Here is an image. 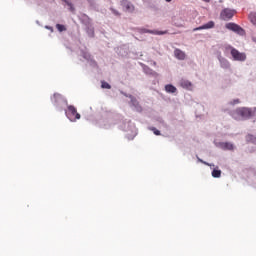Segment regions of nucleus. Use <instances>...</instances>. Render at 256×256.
<instances>
[{
  "label": "nucleus",
  "instance_id": "22",
  "mask_svg": "<svg viewBox=\"0 0 256 256\" xmlns=\"http://www.w3.org/2000/svg\"><path fill=\"white\" fill-rule=\"evenodd\" d=\"M150 129H151V131H153L154 135H157V136L161 135V131L157 130V128L152 127Z\"/></svg>",
  "mask_w": 256,
  "mask_h": 256
},
{
  "label": "nucleus",
  "instance_id": "21",
  "mask_svg": "<svg viewBox=\"0 0 256 256\" xmlns=\"http://www.w3.org/2000/svg\"><path fill=\"white\" fill-rule=\"evenodd\" d=\"M239 103H241V100H239V98H237V99L232 100L229 103V105H239Z\"/></svg>",
  "mask_w": 256,
  "mask_h": 256
},
{
  "label": "nucleus",
  "instance_id": "11",
  "mask_svg": "<svg viewBox=\"0 0 256 256\" xmlns=\"http://www.w3.org/2000/svg\"><path fill=\"white\" fill-rule=\"evenodd\" d=\"M145 33H150L151 35H167L168 31H159V30H145Z\"/></svg>",
  "mask_w": 256,
  "mask_h": 256
},
{
  "label": "nucleus",
  "instance_id": "9",
  "mask_svg": "<svg viewBox=\"0 0 256 256\" xmlns=\"http://www.w3.org/2000/svg\"><path fill=\"white\" fill-rule=\"evenodd\" d=\"M213 27H215V22L210 21V22H208V23H206V24H204V25H202L198 28H194L193 31H201L203 29H213Z\"/></svg>",
  "mask_w": 256,
  "mask_h": 256
},
{
  "label": "nucleus",
  "instance_id": "7",
  "mask_svg": "<svg viewBox=\"0 0 256 256\" xmlns=\"http://www.w3.org/2000/svg\"><path fill=\"white\" fill-rule=\"evenodd\" d=\"M121 5L128 13H133V11H135V6L128 0H122Z\"/></svg>",
  "mask_w": 256,
  "mask_h": 256
},
{
  "label": "nucleus",
  "instance_id": "27",
  "mask_svg": "<svg viewBox=\"0 0 256 256\" xmlns=\"http://www.w3.org/2000/svg\"><path fill=\"white\" fill-rule=\"evenodd\" d=\"M85 59H87V56H84Z\"/></svg>",
  "mask_w": 256,
  "mask_h": 256
},
{
  "label": "nucleus",
  "instance_id": "10",
  "mask_svg": "<svg viewBox=\"0 0 256 256\" xmlns=\"http://www.w3.org/2000/svg\"><path fill=\"white\" fill-rule=\"evenodd\" d=\"M174 56L176 57V59H179L180 61H185L186 54L181 49H175Z\"/></svg>",
  "mask_w": 256,
  "mask_h": 256
},
{
  "label": "nucleus",
  "instance_id": "24",
  "mask_svg": "<svg viewBox=\"0 0 256 256\" xmlns=\"http://www.w3.org/2000/svg\"><path fill=\"white\" fill-rule=\"evenodd\" d=\"M112 12L114 13V15H119V12L115 9H112Z\"/></svg>",
  "mask_w": 256,
  "mask_h": 256
},
{
  "label": "nucleus",
  "instance_id": "16",
  "mask_svg": "<svg viewBox=\"0 0 256 256\" xmlns=\"http://www.w3.org/2000/svg\"><path fill=\"white\" fill-rule=\"evenodd\" d=\"M212 177L219 179V177H221V170L214 169L212 171Z\"/></svg>",
  "mask_w": 256,
  "mask_h": 256
},
{
  "label": "nucleus",
  "instance_id": "8",
  "mask_svg": "<svg viewBox=\"0 0 256 256\" xmlns=\"http://www.w3.org/2000/svg\"><path fill=\"white\" fill-rule=\"evenodd\" d=\"M220 147L224 151H233L235 149V146L231 142H221Z\"/></svg>",
  "mask_w": 256,
  "mask_h": 256
},
{
  "label": "nucleus",
  "instance_id": "17",
  "mask_svg": "<svg viewBox=\"0 0 256 256\" xmlns=\"http://www.w3.org/2000/svg\"><path fill=\"white\" fill-rule=\"evenodd\" d=\"M249 19L250 21L255 25L256 27V13L255 12H252L249 14Z\"/></svg>",
  "mask_w": 256,
  "mask_h": 256
},
{
  "label": "nucleus",
  "instance_id": "12",
  "mask_svg": "<svg viewBox=\"0 0 256 256\" xmlns=\"http://www.w3.org/2000/svg\"><path fill=\"white\" fill-rule=\"evenodd\" d=\"M180 85L183 89H191V87H193V84H191L189 80H181Z\"/></svg>",
  "mask_w": 256,
  "mask_h": 256
},
{
  "label": "nucleus",
  "instance_id": "25",
  "mask_svg": "<svg viewBox=\"0 0 256 256\" xmlns=\"http://www.w3.org/2000/svg\"><path fill=\"white\" fill-rule=\"evenodd\" d=\"M203 1H205V3H209L210 0H203Z\"/></svg>",
  "mask_w": 256,
  "mask_h": 256
},
{
  "label": "nucleus",
  "instance_id": "18",
  "mask_svg": "<svg viewBox=\"0 0 256 256\" xmlns=\"http://www.w3.org/2000/svg\"><path fill=\"white\" fill-rule=\"evenodd\" d=\"M56 29H58L60 33H63V31H67V28L63 24H57Z\"/></svg>",
  "mask_w": 256,
  "mask_h": 256
},
{
  "label": "nucleus",
  "instance_id": "6",
  "mask_svg": "<svg viewBox=\"0 0 256 256\" xmlns=\"http://www.w3.org/2000/svg\"><path fill=\"white\" fill-rule=\"evenodd\" d=\"M226 29H229V31H234V33H238V35H243L244 32L243 28L235 23H227Z\"/></svg>",
  "mask_w": 256,
  "mask_h": 256
},
{
  "label": "nucleus",
  "instance_id": "20",
  "mask_svg": "<svg viewBox=\"0 0 256 256\" xmlns=\"http://www.w3.org/2000/svg\"><path fill=\"white\" fill-rule=\"evenodd\" d=\"M66 3V5H68V7H70V11H75V8L73 7V4L67 0H62Z\"/></svg>",
  "mask_w": 256,
  "mask_h": 256
},
{
  "label": "nucleus",
  "instance_id": "3",
  "mask_svg": "<svg viewBox=\"0 0 256 256\" xmlns=\"http://www.w3.org/2000/svg\"><path fill=\"white\" fill-rule=\"evenodd\" d=\"M231 49V55L234 61H245L247 59V55L243 52H239V50L229 46Z\"/></svg>",
  "mask_w": 256,
  "mask_h": 256
},
{
  "label": "nucleus",
  "instance_id": "2",
  "mask_svg": "<svg viewBox=\"0 0 256 256\" xmlns=\"http://www.w3.org/2000/svg\"><path fill=\"white\" fill-rule=\"evenodd\" d=\"M65 113L66 117H68V119L72 122L81 119V114L77 112V108H75L73 105H69Z\"/></svg>",
  "mask_w": 256,
  "mask_h": 256
},
{
  "label": "nucleus",
  "instance_id": "5",
  "mask_svg": "<svg viewBox=\"0 0 256 256\" xmlns=\"http://www.w3.org/2000/svg\"><path fill=\"white\" fill-rule=\"evenodd\" d=\"M51 101L54 105L59 106L61 103H64V105H67V100L63 98V95L59 93H55L53 97L51 98Z\"/></svg>",
  "mask_w": 256,
  "mask_h": 256
},
{
  "label": "nucleus",
  "instance_id": "13",
  "mask_svg": "<svg viewBox=\"0 0 256 256\" xmlns=\"http://www.w3.org/2000/svg\"><path fill=\"white\" fill-rule=\"evenodd\" d=\"M166 93H177V88L173 86L172 84H167L165 86Z\"/></svg>",
  "mask_w": 256,
  "mask_h": 256
},
{
  "label": "nucleus",
  "instance_id": "19",
  "mask_svg": "<svg viewBox=\"0 0 256 256\" xmlns=\"http://www.w3.org/2000/svg\"><path fill=\"white\" fill-rule=\"evenodd\" d=\"M101 87H102V89H111L110 84L105 81L101 82Z\"/></svg>",
  "mask_w": 256,
  "mask_h": 256
},
{
  "label": "nucleus",
  "instance_id": "26",
  "mask_svg": "<svg viewBox=\"0 0 256 256\" xmlns=\"http://www.w3.org/2000/svg\"><path fill=\"white\" fill-rule=\"evenodd\" d=\"M172 0H166L167 3H171Z\"/></svg>",
  "mask_w": 256,
  "mask_h": 256
},
{
  "label": "nucleus",
  "instance_id": "23",
  "mask_svg": "<svg viewBox=\"0 0 256 256\" xmlns=\"http://www.w3.org/2000/svg\"><path fill=\"white\" fill-rule=\"evenodd\" d=\"M197 159L200 163H203L204 165H209L207 162L203 161L201 158L197 157Z\"/></svg>",
  "mask_w": 256,
  "mask_h": 256
},
{
  "label": "nucleus",
  "instance_id": "1",
  "mask_svg": "<svg viewBox=\"0 0 256 256\" xmlns=\"http://www.w3.org/2000/svg\"><path fill=\"white\" fill-rule=\"evenodd\" d=\"M235 115L242 119H251V117H253V111H251V108H237L233 113L234 119H237V116Z\"/></svg>",
  "mask_w": 256,
  "mask_h": 256
},
{
  "label": "nucleus",
  "instance_id": "15",
  "mask_svg": "<svg viewBox=\"0 0 256 256\" xmlns=\"http://www.w3.org/2000/svg\"><path fill=\"white\" fill-rule=\"evenodd\" d=\"M247 143H254L256 144V136H253L252 134H248L246 136Z\"/></svg>",
  "mask_w": 256,
  "mask_h": 256
},
{
  "label": "nucleus",
  "instance_id": "4",
  "mask_svg": "<svg viewBox=\"0 0 256 256\" xmlns=\"http://www.w3.org/2000/svg\"><path fill=\"white\" fill-rule=\"evenodd\" d=\"M233 15H235V11L226 8L222 10L220 14V19H222L223 21H229V19H233Z\"/></svg>",
  "mask_w": 256,
  "mask_h": 256
},
{
  "label": "nucleus",
  "instance_id": "14",
  "mask_svg": "<svg viewBox=\"0 0 256 256\" xmlns=\"http://www.w3.org/2000/svg\"><path fill=\"white\" fill-rule=\"evenodd\" d=\"M220 65H221L222 69H229L231 67V64L225 58H222L220 60Z\"/></svg>",
  "mask_w": 256,
  "mask_h": 256
}]
</instances>
